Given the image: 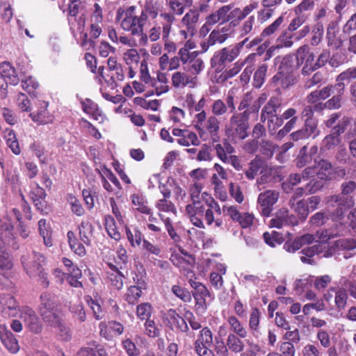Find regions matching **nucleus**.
Masks as SVG:
<instances>
[{
  "instance_id": "obj_43",
  "label": "nucleus",
  "mask_w": 356,
  "mask_h": 356,
  "mask_svg": "<svg viewBox=\"0 0 356 356\" xmlns=\"http://www.w3.org/2000/svg\"><path fill=\"white\" fill-rule=\"evenodd\" d=\"M227 321L229 325L230 330L233 332L232 334H235L241 338H245L248 336L246 328L235 316H229Z\"/></svg>"
},
{
  "instance_id": "obj_61",
  "label": "nucleus",
  "mask_w": 356,
  "mask_h": 356,
  "mask_svg": "<svg viewBox=\"0 0 356 356\" xmlns=\"http://www.w3.org/2000/svg\"><path fill=\"white\" fill-rule=\"evenodd\" d=\"M155 207L160 213L162 212L172 213L175 215L177 213L175 204L171 201L168 200V199L162 198L156 202Z\"/></svg>"
},
{
  "instance_id": "obj_12",
  "label": "nucleus",
  "mask_w": 356,
  "mask_h": 356,
  "mask_svg": "<svg viewBox=\"0 0 356 356\" xmlns=\"http://www.w3.org/2000/svg\"><path fill=\"white\" fill-rule=\"evenodd\" d=\"M341 188V194L333 195L326 197L327 203H331L332 202H341V204L353 206L355 200L352 194L356 189V182L354 181H345L342 183Z\"/></svg>"
},
{
  "instance_id": "obj_58",
  "label": "nucleus",
  "mask_w": 356,
  "mask_h": 356,
  "mask_svg": "<svg viewBox=\"0 0 356 356\" xmlns=\"http://www.w3.org/2000/svg\"><path fill=\"white\" fill-rule=\"evenodd\" d=\"M340 143V138L339 137L336 135L334 133H332L327 136H326L324 139L322 141L321 150V151H325V150H330L337 145H339Z\"/></svg>"
},
{
  "instance_id": "obj_46",
  "label": "nucleus",
  "mask_w": 356,
  "mask_h": 356,
  "mask_svg": "<svg viewBox=\"0 0 356 356\" xmlns=\"http://www.w3.org/2000/svg\"><path fill=\"white\" fill-rule=\"evenodd\" d=\"M42 320L51 326H56L60 319L58 314V308L43 309L39 311Z\"/></svg>"
},
{
  "instance_id": "obj_42",
  "label": "nucleus",
  "mask_w": 356,
  "mask_h": 356,
  "mask_svg": "<svg viewBox=\"0 0 356 356\" xmlns=\"http://www.w3.org/2000/svg\"><path fill=\"white\" fill-rule=\"evenodd\" d=\"M293 33L287 29L283 31L276 40L275 46L278 49L282 48H291L294 43Z\"/></svg>"
},
{
  "instance_id": "obj_62",
  "label": "nucleus",
  "mask_w": 356,
  "mask_h": 356,
  "mask_svg": "<svg viewBox=\"0 0 356 356\" xmlns=\"http://www.w3.org/2000/svg\"><path fill=\"white\" fill-rule=\"evenodd\" d=\"M314 158L307 152V147L303 146L298 153L296 158V165L298 168H302L306 165L310 163Z\"/></svg>"
},
{
  "instance_id": "obj_3",
  "label": "nucleus",
  "mask_w": 356,
  "mask_h": 356,
  "mask_svg": "<svg viewBox=\"0 0 356 356\" xmlns=\"http://www.w3.org/2000/svg\"><path fill=\"white\" fill-rule=\"evenodd\" d=\"M296 66L298 67L302 66L301 74L304 76H309L315 72L314 60L315 54L311 50L308 44L300 46L295 53Z\"/></svg>"
},
{
  "instance_id": "obj_22",
  "label": "nucleus",
  "mask_w": 356,
  "mask_h": 356,
  "mask_svg": "<svg viewBox=\"0 0 356 356\" xmlns=\"http://www.w3.org/2000/svg\"><path fill=\"white\" fill-rule=\"evenodd\" d=\"M200 13L197 9H190L181 19V24L186 27L189 35L193 36L199 25Z\"/></svg>"
},
{
  "instance_id": "obj_37",
  "label": "nucleus",
  "mask_w": 356,
  "mask_h": 356,
  "mask_svg": "<svg viewBox=\"0 0 356 356\" xmlns=\"http://www.w3.org/2000/svg\"><path fill=\"white\" fill-rule=\"evenodd\" d=\"M243 338L235 334H229L226 340L228 349L234 353H241L245 349V342Z\"/></svg>"
},
{
  "instance_id": "obj_20",
  "label": "nucleus",
  "mask_w": 356,
  "mask_h": 356,
  "mask_svg": "<svg viewBox=\"0 0 356 356\" xmlns=\"http://www.w3.org/2000/svg\"><path fill=\"white\" fill-rule=\"evenodd\" d=\"M298 223L296 217L289 214L287 209L282 208L277 211L275 216L270 220V225L273 227L281 229L285 226H295Z\"/></svg>"
},
{
  "instance_id": "obj_2",
  "label": "nucleus",
  "mask_w": 356,
  "mask_h": 356,
  "mask_svg": "<svg viewBox=\"0 0 356 356\" xmlns=\"http://www.w3.org/2000/svg\"><path fill=\"white\" fill-rule=\"evenodd\" d=\"M249 119L247 113H238L235 111L225 126V134L233 140H244L248 136Z\"/></svg>"
},
{
  "instance_id": "obj_16",
  "label": "nucleus",
  "mask_w": 356,
  "mask_h": 356,
  "mask_svg": "<svg viewBox=\"0 0 356 356\" xmlns=\"http://www.w3.org/2000/svg\"><path fill=\"white\" fill-rule=\"evenodd\" d=\"M320 134L318 129V122L315 119H306L302 128L291 134L290 137L295 141L307 139L310 137L315 138Z\"/></svg>"
},
{
  "instance_id": "obj_13",
  "label": "nucleus",
  "mask_w": 356,
  "mask_h": 356,
  "mask_svg": "<svg viewBox=\"0 0 356 356\" xmlns=\"http://www.w3.org/2000/svg\"><path fill=\"white\" fill-rule=\"evenodd\" d=\"M246 41L247 39H245L236 46L225 47L215 53L211 60L212 67H215L217 63L222 65L226 62L234 60L239 55L240 49Z\"/></svg>"
},
{
  "instance_id": "obj_57",
  "label": "nucleus",
  "mask_w": 356,
  "mask_h": 356,
  "mask_svg": "<svg viewBox=\"0 0 356 356\" xmlns=\"http://www.w3.org/2000/svg\"><path fill=\"white\" fill-rule=\"evenodd\" d=\"M313 283V277H309L304 279H299L294 282L293 289L296 294L301 296L305 291L310 289Z\"/></svg>"
},
{
  "instance_id": "obj_52",
  "label": "nucleus",
  "mask_w": 356,
  "mask_h": 356,
  "mask_svg": "<svg viewBox=\"0 0 356 356\" xmlns=\"http://www.w3.org/2000/svg\"><path fill=\"white\" fill-rule=\"evenodd\" d=\"M97 171L101 179L104 178L107 181L109 180L118 190L120 189L121 185L119 180L110 169L103 166L99 169H97Z\"/></svg>"
},
{
  "instance_id": "obj_36",
  "label": "nucleus",
  "mask_w": 356,
  "mask_h": 356,
  "mask_svg": "<svg viewBox=\"0 0 356 356\" xmlns=\"http://www.w3.org/2000/svg\"><path fill=\"white\" fill-rule=\"evenodd\" d=\"M67 241L70 249L79 256L83 257L86 254V250L84 243L79 238H76L75 233L72 231H69L67 234Z\"/></svg>"
},
{
  "instance_id": "obj_39",
  "label": "nucleus",
  "mask_w": 356,
  "mask_h": 356,
  "mask_svg": "<svg viewBox=\"0 0 356 356\" xmlns=\"http://www.w3.org/2000/svg\"><path fill=\"white\" fill-rule=\"evenodd\" d=\"M135 209L143 214H151L152 209L148 206V202L145 196L140 194H134L131 197Z\"/></svg>"
},
{
  "instance_id": "obj_21",
  "label": "nucleus",
  "mask_w": 356,
  "mask_h": 356,
  "mask_svg": "<svg viewBox=\"0 0 356 356\" xmlns=\"http://www.w3.org/2000/svg\"><path fill=\"white\" fill-rule=\"evenodd\" d=\"M49 103L45 101H41L39 103V108L36 112L30 113L29 117L31 120L38 124H47L52 123L54 120V117L51 114L47 107Z\"/></svg>"
},
{
  "instance_id": "obj_27",
  "label": "nucleus",
  "mask_w": 356,
  "mask_h": 356,
  "mask_svg": "<svg viewBox=\"0 0 356 356\" xmlns=\"http://www.w3.org/2000/svg\"><path fill=\"white\" fill-rule=\"evenodd\" d=\"M17 307V303L13 296L10 294L0 295V312L4 316H16Z\"/></svg>"
},
{
  "instance_id": "obj_56",
  "label": "nucleus",
  "mask_w": 356,
  "mask_h": 356,
  "mask_svg": "<svg viewBox=\"0 0 356 356\" xmlns=\"http://www.w3.org/2000/svg\"><path fill=\"white\" fill-rule=\"evenodd\" d=\"M38 229L40 235L42 236L44 243L47 246H51L52 243L51 240V228L47 222L46 220L41 219L38 222Z\"/></svg>"
},
{
  "instance_id": "obj_51",
  "label": "nucleus",
  "mask_w": 356,
  "mask_h": 356,
  "mask_svg": "<svg viewBox=\"0 0 356 356\" xmlns=\"http://www.w3.org/2000/svg\"><path fill=\"white\" fill-rule=\"evenodd\" d=\"M58 307V304L56 301L55 297L47 292H44L40 296V305L39 306V311L43 309H54Z\"/></svg>"
},
{
  "instance_id": "obj_60",
  "label": "nucleus",
  "mask_w": 356,
  "mask_h": 356,
  "mask_svg": "<svg viewBox=\"0 0 356 356\" xmlns=\"http://www.w3.org/2000/svg\"><path fill=\"white\" fill-rule=\"evenodd\" d=\"M126 234L132 247L140 246L142 244L143 234L138 229L135 228L131 231L126 227Z\"/></svg>"
},
{
  "instance_id": "obj_10",
  "label": "nucleus",
  "mask_w": 356,
  "mask_h": 356,
  "mask_svg": "<svg viewBox=\"0 0 356 356\" xmlns=\"http://www.w3.org/2000/svg\"><path fill=\"white\" fill-rule=\"evenodd\" d=\"M280 193L277 190H266L258 195L257 204L262 216L268 217L273 211V206L277 202Z\"/></svg>"
},
{
  "instance_id": "obj_53",
  "label": "nucleus",
  "mask_w": 356,
  "mask_h": 356,
  "mask_svg": "<svg viewBox=\"0 0 356 356\" xmlns=\"http://www.w3.org/2000/svg\"><path fill=\"white\" fill-rule=\"evenodd\" d=\"M202 186L198 183L193 184L190 188V198L195 204L201 203V198L206 199L209 195L207 193L201 194Z\"/></svg>"
},
{
  "instance_id": "obj_44",
  "label": "nucleus",
  "mask_w": 356,
  "mask_h": 356,
  "mask_svg": "<svg viewBox=\"0 0 356 356\" xmlns=\"http://www.w3.org/2000/svg\"><path fill=\"white\" fill-rule=\"evenodd\" d=\"M85 300L92 311L94 317L97 320L102 319L105 316V311L102 307L101 301L99 300H94L91 296H86Z\"/></svg>"
},
{
  "instance_id": "obj_1",
  "label": "nucleus",
  "mask_w": 356,
  "mask_h": 356,
  "mask_svg": "<svg viewBox=\"0 0 356 356\" xmlns=\"http://www.w3.org/2000/svg\"><path fill=\"white\" fill-rule=\"evenodd\" d=\"M135 10V6H129L127 9L120 8L116 16V19L120 22L122 29L130 31L132 35L140 33L147 23L145 15H136Z\"/></svg>"
},
{
  "instance_id": "obj_41",
  "label": "nucleus",
  "mask_w": 356,
  "mask_h": 356,
  "mask_svg": "<svg viewBox=\"0 0 356 356\" xmlns=\"http://www.w3.org/2000/svg\"><path fill=\"white\" fill-rule=\"evenodd\" d=\"M261 316V314L258 308L254 307L251 309L248 326L250 330L254 337H257L259 333Z\"/></svg>"
},
{
  "instance_id": "obj_14",
  "label": "nucleus",
  "mask_w": 356,
  "mask_h": 356,
  "mask_svg": "<svg viewBox=\"0 0 356 356\" xmlns=\"http://www.w3.org/2000/svg\"><path fill=\"white\" fill-rule=\"evenodd\" d=\"M234 92L229 90L225 99V101L222 99L214 100L211 108V115H215L216 118L225 115L228 110L230 113H233L236 111V104L234 101Z\"/></svg>"
},
{
  "instance_id": "obj_18",
  "label": "nucleus",
  "mask_w": 356,
  "mask_h": 356,
  "mask_svg": "<svg viewBox=\"0 0 356 356\" xmlns=\"http://www.w3.org/2000/svg\"><path fill=\"white\" fill-rule=\"evenodd\" d=\"M172 84L175 88H184L188 87L194 88L198 86L199 80L195 76L190 75L188 72L177 71L172 74Z\"/></svg>"
},
{
  "instance_id": "obj_49",
  "label": "nucleus",
  "mask_w": 356,
  "mask_h": 356,
  "mask_svg": "<svg viewBox=\"0 0 356 356\" xmlns=\"http://www.w3.org/2000/svg\"><path fill=\"white\" fill-rule=\"evenodd\" d=\"M332 91V86H326L320 90H315L309 94L307 97V102L314 103L319 99H325L329 97Z\"/></svg>"
},
{
  "instance_id": "obj_23",
  "label": "nucleus",
  "mask_w": 356,
  "mask_h": 356,
  "mask_svg": "<svg viewBox=\"0 0 356 356\" xmlns=\"http://www.w3.org/2000/svg\"><path fill=\"white\" fill-rule=\"evenodd\" d=\"M326 40L327 45L334 49H339L343 43V38L337 24L332 22L327 29Z\"/></svg>"
},
{
  "instance_id": "obj_40",
  "label": "nucleus",
  "mask_w": 356,
  "mask_h": 356,
  "mask_svg": "<svg viewBox=\"0 0 356 356\" xmlns=\"http://www.w3.org/2000/svg\"><path fill=\"white\" fill-rule=\"evenodd\" d=\"M322 251L323 248L321 244H317L312 245L311 247L304 248L300 252L302 255L300 256V259L301 261L304 264H313L314 260L312 259V257L321 252Z\"/></svg>"
},
{
  "instance_id": "obj_6",
  "label": "nucleus",
  "mask_w": 356,
  "mask_h": 356,
  "mask_svg": "<svg viewBox=\"0 0 356 356\" xmlns=\"http://www.w3.org/2000/svg\"><path fill=\"white\" fill-rule=\"evenodd\" d=\"M216 156L225 163L231 164L236 170H242V165L238 157L232 154L235 152L234 147L227 140L214 146Z\"/></svg>"
},
{
  "instance_id": "obj_34",
  "label": "nucleus",
  "mask_w": 356,
  "mask_h": 356,
  "mask_svg": "<svg viewBox=\"0 0 356 356\" xmlns=\"http://www.w3.org/2000/svg\"><path fill=\"white\" fill-rule=\"evenodd\" d=\"M110 270L108 271V279L109 280L111 285L116 289H120L123 286V277L124 275L113 264H108Z\"/></svg>"
},
{
  "instance_id": "obj_4",
  "label": "nucleus",
  "mask_w": 356,
  "mask_h": 356,
  "mask_svg": "<svg viewBox=\"0 0 356 356\" xmlns=\"http://www.w3.org/2000/svg\"><path fill=\"white\" fill-rule=\"evenodd\" d=\"M19 318L24 327L33 334H39L42 331V322L36 312L29 306H23L19 309Z\"/></svg>"
},
{
  "instance_id": "obj_38",
  "label": "nucleus",
  "mask_w": 356,
  "mask_h": 356,
  "mask_svg": "<svg viewBox=\"0 0 356 356\" xmlns=\"http://www.w3.org/2000/svg\"><path fill=\"white\" fill-rule=\"evenodd\" d=\"M160 17L163 19L164 22L161 24L162 26V39H167L170 37L172 31V24L175 21V14L172 13L161 12Z\"/></svg>"
},
{
  "instance_id": "obj_24",
  "label": "nucleus",
  "mask_w": 356,
  "mask_h": 356,
  "mask_svg": "<svg viewBox=\"0 0 356 356\" xmlns=\"http://www.w3.org/2000/svg\"><path fill=\"white\" fill-rule=\"evenodd\" d=\"M185 60L184 70L190 75L197 77L205 67L204 60L198 56H187Z\"/></svg>"
},
{
  "instance_id": "obj_25",
  "label": "nucleus",
  "mask_w": 356,
  "mask_h": 356,
  "mask_svg": "<svg viewBox=\"0 0 356 356\" xmlns=\"http://www.w3.org/2000/svg\"><path fill=\"white\" fill-rule=\"evenodd\" d=\"M272 83L280 85L283 89H288L296 83V76L293 71H284L277 72L271 79Z\"/></svg>"
},
{
  "instance_id": "obj_55",
  "label": "nucleus",
  "mask_w": 356,
  "mask_h": 356,
  "mask_svg": "<svg viewBox=\"0 0 356 356\" xmlns=\"http://www.w3.org/2000/svg\"><path fill=\"white\" fill-rule=\"evenodd\" d=\"M105 227L108 234L115 241L120 239V233L118 232L114 218L111 216L105 217Z\"/></svg>"
},
{
  "instance_id": "obj_33",
  "label": "nucleus",
  "mask_w": 356,
  "mask_h": 356,
  "mask_svg": "<svg viewBox=\"0 0 356 356\" xmlns=\"http://www.w3.org/2000/svg\"><path fill=\"white\" fill-rule=\"evenodd\" d=\"M79 239L86 245H91L93 234V226L88 220H83L78 227Z\"/></svg>"
},
{
  "instance_id": "obj_32",
  "label": "nucleus",
  "mask_w": 356,
  "mask_h": 356,
  "mask_svg": "<svg viewBox=\"0 0 356 356\" xmlns=\"http://www.w3.org/2000/svg\"><path fill=\"white\" fill-rule=\"evenodd\" d=\"M102 24L90 23V35L91 38L88 39L87 33L83 35V38L80 42V44L83 48L88 50L94 47V42L92 38L97 39L99 37L102 33Z\"/></svg>"
},
{
  "instance_id": "obj_28",
  "label": "nucleus",
  "mask_w": 356,
  "mask_h": 356,
  "mask_svg": "<svg viewBox=\"0 0 356 356\" xmlns=\"http://www.w3.org/2000/svg\"><path fill=\"white\" fill-rule=\"evenodd\" d=\"M162 3L158 0H145L140 14L145 15L147 22L149 18L156 19L162 11Z\"/></svg>"
},
{
  "instance_id": "obj_54",
  "label": "nucleus",
  "mask_w": 356,
  "mask_h": 356,
  "mask_svg": "<svg viewBox=\"0 0 356 356\" xmlns=\"http://www.w3.org/2000/svg\"><path fill=\"white\" fill-rule=\"evenodd\" d=\"M330 217V213L327 211H321L316 212L309 218V223L316 227H320L325 225Z\"/></svg>"
},
{
  "instance_id": "obj_30",
  "label": "nucleus",
  "mask_w": 356,
  "mask_h": 356,
  "mask_svg": "<svg viewBox=\"0 0 356 356\" xmlns=\"http://www.w3.org/2000/svg\"><path fill=\"white\" fill-rule=\"evenodd\" d=\"M84 113L90 115L95 120L103 121L104 116L98 105L90 99H85L81 102Z\"/></svg>"
},
{
  "instance_id": "obj_19",
  "label": "nucleus",
  "mask_w": 356,
  "mask_h": 356,
  "mask_svg": "<svg viewBox=\"0 0 356 356\" xmlns=\"http://www.w3.org/2000/svg\"><path fill=\"white\" fill-rule=\"evenodd\" d=\"M19 81V79L10 63H2L0 65V89H5L8 84L17 85Z\"/></svg>"
},
{
  "instance_id": "obj_15",
  "label": "nucleus",
  "mask_w": 356,
  "mask_h": 356,
  "mask_svg": "<svg viewBox=\"0 0 356 356\" xmlns=\"http://www.w3.org/2000/svg\"><path fill=\"white\" fill-rule=\"evenodd\" d=\"M222 211L226 213L232 220L238 222L243 229L250 228L253 225L254 216L249 212H240L235 206H223Z\"/></svg>"
},
{
  "instance_id": "obj_64",
  "label": "nucleus",
  "mask_w": 356,
  "mask_h": 356,
  "mask_svg": "<svg viewBox=\"0 0 356 356\" xmlns=\"http://www.w3.org/2000/svg\"><path fill=\"white\" fill-rule=\"evenodd\" d=\"M153 308L149 302H143L136 307V315L140 320H149L152 315Z\"/></svg>"
},
{
  "instance_id": "obj_7",
  "label": "nucleus",
  "mask_w": 356,
  "mask_h": 356,
  "mask_svg": "<svg viewBox=\"0 0 356 356\" xmlns=\"http://www.w3.org/2000/svg\"><path fill=\"white\" fill-rule=\"evenodd\" d=\"M191 286L193 289V296L195 300V308L197 312L203 314L207 309L211 293L208 289L201 282L195 280H188Z\"/></svg>"
},
{
  "instance_id": "obj_17",
  "label": "nucleus",
  "mask_w": 356,
  "mask_h": 356,
  "mask_svg": "<svg viewBox=\"0 0 356 356\" xmlns=\"http://www.w3.org/2000/svg\"><path fill=\"white\" fill-rule=\"evenodd\" d=\"M170 261L188 280L195 278V274L193 271L195 259L193 256H188V258H184V257L179 254H172Z\"/></svg>"
},
{
  "instance_id": "obj_31",
  "label": "nucleus",
  "mask_w": 356,
  "mask_h": 356,
  "mask_svg": "<svg viewBox=\"0 0 356 356\" xmlns=\"http://www.w3.org/2000/svg\"><path fill=\"white\" fill-rule=\"evenodd\" d=\"M98 72L102 79L107 83L108 86L113 89L115 88L117 86L116 81H121L124 78L122 67H118L117 70H113V71H109L111 74L106 76L104 74L103 67H100L98 70Z\"/></svg>"
},
{
  "instance_id": "obj_11",
  "label": "nucleus",
  "mask_w": 356,
  "mask_h": 356,
  "mask_svg": "<svg viewBox=\"0 0 356 356\" xmlns=\"http://www.w3.org/2000/svg\"><path fill=\"white\" fill-rule=\"evenodd\" d=\"M220 122L215 115H210L207 118L204 125L198 131L197 134L203 141L211 139L216 143L219 140V131Z\"/></svg>"
},
{
  "instance_id": "obj_35",
  "label": "nucleus",
  "mask_w": 356,
  "mask_h": 356,
  "mask_svg": "<svg viewBox=\"0 0 356 356\" xmlns=\"http://www.w3.org/2000/svg\"><path fill=\"white\" fill-rule=\"evenodd\" d=\"M256 19L254 15L248 17L241 25L239 28V33L241 36L248 35L247 40L252 36H253L257 31V26L255 24Z\"/></svg>"
},
{
  "instance_id": "obj_50",
  "label": "nucleus",
  "mask_w": 356,
  "mask_h": 356,
  "mask_svg": "<svg viewBox=\"0 0 356 356\" xmlns=\"http://www.w3.org/2000/svg\"><path fill=\"white\" fill-rule=\"evenodd\" d=\"M258 6L259 3L256 1H253L245 6L243 9H240L239 8L234 9L231 13L233 14V16L237 17L238 20H242L256 10Z\"/></svg>"
},
{
  "instance_id": "obj_29",
  "label": "nucleus",
  "mask_w": 356,
  "mask_h": 356,
  "mask_svg": "<svg viewBox=\"0 0 356 356\" xmlns=\"http://www.w3.org/2000/svg\"><path fill=\"white\" fill-rule=\"evenodd\" d=\"M315 168L317 169L316 174L321 179H330L334 174V169L332 163L323 159L318 161L314 159Z\"/></svg>"
},
{
  "instance_id": "obj_45",
  "label": "nucleus",
  "mask_w": 356,
  "mask_h": 356,
  "mask_svg": "<svg viewBox=\"0 0 356 356\" xmlns=\"http://www.w3.org/2000/svg\"><path fill=\"white\" fill-rule=\"evenodd\" d=\"M289 204L300 218H307L309 213L305 200L294 201V199H290Z\"/></svg>"
},
{
  "instance_id": "obj_8",
  "label": "nucleus",
  "mask_w": 356,
  "mask_h": 356,
  "mask_svg": "<svg viewBox=\"0 0 356 356\" xmlns=\"http://www.w3.org/2000/svg\"><path fill=\"white\" fill-rule=\"evenodd\" d=\"M213 334L208 327L202 328L194 342V350L199 356H214L211 350L213 344Z\"/></svg>"
},
{
  "instance_id": "obj_5",
  "label": "nucleus",
  "mask_w": 356,
  "mask_h": 356,
  "mask_svg": "<svg viewBox=\"0 0 356 356\" xmlns=\"http://www.w3.org/2000/svg\"><path fill=\"white\" fill-rule=\"evenodd\" d=\"M267 99V95L265 93L261 94L258 97L255 98L252 92L245 93L242 97L238 106V110L241 113H247L248 117H250L251 114H257L261 105Z\"/></svg>"
},
{
  "instance_id": "obj_47",
  "label": "nucleus",
  "mask_w": 356,
  "mask_h": 356,
  "mask_svg": "<svg viewBox=\"0 0 356 356\" xmlns=\"http://www.w3.org/2000/svg\"><path fill=\"white\" fill-rule=\"evenodd\" d=\"M268 66L266 63L261 64L255 71L253 76L252 85L256 88H259L264 84Z\"/></svg>"
},
{
  "instance_id": "obj_59",
  "label": "nucleus",
  "mask_w": 356,
  "mask_h": 356,
  "mask_svg": "<svg viewBox=\"0 0 356 356\" xmlns=\"http://www.w3.org/2000/svg\"><path fill=\"white\" fill-rule=\"evenodd\" d=\"M301 179L302 177L300 174L293 173L289 175L286 181H284L282 184L283 191L287 193H290L293 190V187L301 181Z\"/></svg>"
},
{
  "instance_id": "obj_26",
  "label": "nucleus",
  "mask_w": 356,
  "mask_h": 356,
  "mask_svg": "<svg viewBox=\"0 0 356 356\" xmlns=\"http://www.w3.org/2000/svg\"><path fill=\"white\" fill-rule=\"evenodd\" d=\"M0 339L6 349L11 353H16L19 350V346L17 340L4 325H0Z\"/></svg>"
},
{
  "instance_id": "obj_48",
  "label": "nucleus",
  "mask_w": 356,
  "mask_h": 356,
  "mask_svg": "<svg viewBox=\"0 0 356 356\" xmlns=\"http://www.w3.org/2000/svg\"><path fill=\"white\" fill-rule=\"evenodd\" d=\"M261 165L262 161L258 156L252 160L249 163L248 168L244 170L246 178L250 180L254 179L261 169Z\"/></svg>"
},
{
  "instance_id": "obj_63",
  "label": "nucleus",
  "mask_w": 356,
  "mask_h": 356,
  "mask_svg": "<svg viewBox=\"0 0 356 356\" xmlns=\"http://www.w3.org/2000/svg\"><path fill=\"white\" fill-rule=\"evenodd\" d=\"M348 293L345 289H339L335 291L334 303L337 309H343L347 304Z\"/></svg>"
},
{
  "instance_id": "obj_9",
  "label": "nucleus",
  "mask_w": 356,
  "mask_h": 356,
  "mask_svg": "<svg viewBox=\"0 0 356 356\" xmlns=\"http://www.w3.org/2000/svg\"><path fill=\"white\" fill-rule=\"evenodd\" d=\"M44 263V257L35 251L27 252L22 257L23 268L30 277H35L40 272Z\"/></svg>"
}]
</instances>
